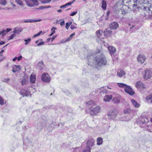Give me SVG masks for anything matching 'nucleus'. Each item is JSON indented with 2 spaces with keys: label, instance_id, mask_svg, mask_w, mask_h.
<instances>
[{
  "label": "nucleus",
  "instance_id": "obj_52",
  "mask_svg": "<svg viewBox=\"0 0 152 152\" xmlns=\"http://www.w3.org/2000/svg\"><path fill=\"white\" fill-rule=\"evenodd\" d=\"M77 11L73 12L71 13L70 14V16H73L74 15H76L77 14Z\"/></svg>",
  "mask_w": 152,
  "mask_h": 152
},
{
  "label": "nucleus",
  "instance_id": "obj_15",
  "mask_svg": "<svg viewBox=\"0 0 152 152\" xmlns=\"http://www.w3.org/2000/svg\"><path fill=\"white\" fill-rule=\"evenodd\" d=\"M117 74L118 76L119 77H122L125 74V72L122 70L119 69L118 71Z\"/></svg>",
  "mask_w": 152,
  "mask_h": 152
},
{
  "label": "nucleus",
  "instance_id": "obj_55",
  "mask_svg": "<svg viewBox=\"0 0 152 152\" xmlns=\"http://www.w3.org/2000/svg\"><path fill=\"white\" fill-rule=\"evenodd\" d=\"M70 28H71L72 29H73L74 28H77V27H76L74 25H72L71 26V27H70Z\"/></svg>",
  "mask_w": 152,
  "mask_h": 152
},
{
  "label": "nucleus",
  "instance_id": "obj_24",
  "mask_svg": "<svg viewBox=\"0 0 152 152\" xmlns=\"http://www.w3.org/2000/svg\"><path fill=\"white\" fill-rule=\"evenodd\" d=\"M146 100L148 103H152V93L146 97Z\"/></svg>",
  "mask_w": 152,
  "mask_h": 152
},
{
  "label": "nucleus",
  "instance_id": "obj_63",
  "mask_svg": "<svg viewBox=\"0 0 152 152\" xmlns=\"http://www.w3.org/2000/svg\"><path fill=\"white\" fill-rule=\"evenodd\" d=\"M5 42L4 41L1 42H0V45H4L5 44Z\"/></svg>",
  "mask_w": 152,
  "mask_h": 152
},
{
  "label": "nucleus",
  "instance_id": "obj_46",
  "mask_svg": "<svg viewBox=\"0 0 152 152\" xmlns=\"http://www.w3.org/2000/svg\"><path fill=\"white\" fill-rule=\"evenodd\" d=\"M51 0H42V3H49Z\"/></svg>",
  "mask_w": 152,
  "mask_h": 152
},
{
  "label": "nucleus",
  "instance_id": "obj_45",
  "mask_svg": "<svg viewBox=\"0 0 152 152\" xmlns=\"http://www.w3.org/2000/svg\"><path fill=\"white\" fill-rule=\"evenodd\" d=\"M2 81L3 82H4L6 83H8L9 81V78H4L2 80Z\"/></svg>",
  "mask_w": 152,
  "mask_h": 152
},
{
  "label": "nucleus",
  "instance_id": "obj_30",
  "mask_svg": "<svg viewBox=\"0 0 152 152\" xmlns=\"http://www.w3.org/2000/svg\"><path fill=\"white\" fill-rule=\"evenodd\" d=\"M112 31L110 30H106L104 31V35L107 36H109L111 34Z\"/></svg>",
  "mask_w": 152,
  "mask_h": 152
},
{
  "label": "nucleus",
  "instance_id": "obj_37",
  "mask_svg": "<svg viewBox=\"0 0 152 152\" xmlns=\"http://www.w3.org/2000/svg\"><path fill=\"white\" fill-rule=\"evenodd\" d=\"M83 152H91L90 148L88 146H86Z\"/></svg>",
  "mask_w": 152,
  "mask_h": 152
},
{
  "label": "nucleus",
  "instance_id": "obj_16",
  "mask_svg": "<svg viewBox=\"0 0 152 152\" xmlns=\"http://www.w3.org/2000/svg\"><path fill=\"white\" fill-rule=\"evenodd\" d=\"M28 83V79L27 77H23L22 80L21 81V83L22 85H26Z\"/></svg>",
  "mask_w": 152,
  "mask_h": 152
},
{
  "label": "nucleus",
  "instance_id": "obj_6",
  "mask_svg": "<svg viewBox=\"0 0 152 152\" xmlns=\"http://www.w3.org/2000/svg\"><path fill=\"white\" fill-rule=\"evenodd\" d=\"M124 90L125 92L130 95H132L134 94V92L133 91L131 87L128 85H126L124 88Z\"/></svg>",
  "mask_w": 152,
  "mask_h": 152
},
{
  "label": "nucleus",
  "instance_id": "obj_49",
  "mask_svg": "<svg viewBox=\"0 0 152 152\" xmlns=\"http://www.w3.org/2000/svg\"><path fill=\"white\" fill-rule=\"evenodd\" d=\"M75 1V0H74L73 1H72L71 2H69L66 4V6L69 5H71Z\"/></svg>",
  "mask_w": 152,
  "mask_h": 152
},
{
  "label": "nucleus",
  "instance_id": "obj_17",
  "mask_svg": "<svg viewBox=\"0 0 152 152\" xmlns=\"http://www.w3.org/2000/svg\"><path fill=\"white\" fill-rule=\"evenodd\" d=\"M20 67L19 65H14L13 66L12 71L15 73L16 72L20 70Z\"/></svg>",
  "mask_w": 152,
  "mask_h": 152
},
{
  "label": "nucleus",
  "instance_id": "obj_41",
  "mask_svg": "<svg viewBox=\"0 0 152 152\" xmlns=\"http://www.w3.org/2000/svg\"><path fill=\"white\" fill-rule=\"evenodd\" d=\"M16 2L20 5H23V2L20 0H16Z\"/></svg>",
  "mask_w": 152,
  "mask_h": 152
},
{
  "label": "nucleus",
  "instance_id": "obj_32",
  "mask_svg": "<svg viewBox=\"0 0 152 152\" xmlns=\"http://www.w3.org/2000/svg\"><path fill=\"white\" fill-rule=\"evenodd\" d=\"M36 80L35 76L31 75L30 78V82L32 83H34Z\"/></svg>",
  "mask_w": 152,
  "mask_h": 152
},
{
  "label": "nucleus",
  "instance_id": "obj_61",
  "mask_svg": "<svg viewBox=\"0 0 152 152\" xmlns=\"http://www.w3.org/2000/svg\"><path fill=\"white\" fill-rule=\"evenodd\" d=\"M8 67H9V64L8 63L7 64V65L5 66V68L6 69H8Z\"/></svg>",
  "mask_w": 152,
  "mask_h": 152
},
{
  "label": "nucleus",
  "instance_id": "obj_14",
  "mask_svg": "<svg viewBox=\"0 0 152 152\" xmlns=\"http://www.w3.org/2000/svg\"><path fill=\"white\" fill-rule=\"evenodd\" d=\"M94 144V140H89L87 142L86 146H88L90 148V147H93Z\"/></svg>",
  "mask_w": 152,
  "mask_h": 152
},
{
  "label": "nucleus",
  "instance_id": "obj_43",
  "mask_svg": "<svg viewBox=\"0 0 152 152\" xmlns=\"http://www.w3.org/2000/svg\"><path fill=\"white\" fill-rule=\"evenodd\" d=\"M42 32V31H39L38 33L37 34H35L33 36L34 37H35L37 36H38L40 35V34H41V33Z\"/></svg>",
  "mask_w": 152,
  "mask_h": 152
},
{
  "label": "nucleus",
  "instance_id": "obj_59",
  "mask_svg": "<svg viewBox=\"0 0 152 152\" xmlns=\"http://www.w3.org/2000/svg\"><path fill=\"white\" fill-rule=\"evenodd\" d=\"M66 4H65L64 5H62L60 7V8H65L66 7Z\"/></svg>",
  "mask_w": 152,
  "mask_h": 152
},
{
  "label": "nucleus",
  "instance_id": "obj_62",
  "mask_svg": "<svg viewBox=\"0 0 152 152\" xmlns=\"http://www.w3.org/2000/svg\"><path fill=\"white\" fill-rule=\"evenodd\" d=\"M4 52V50H1V52H0V56H1L2 55V53Z\"/></svg>",
  "mask_w": 152,
  "mask_h": 152
},
{
  "label": "nucleus",
  "instance_id": "obj_27",
  "mask_svg": "<svg viewBox=\"0 0 152 152\" xmlns=\"http://www.w3.org/2000/svg\"><path fill=\"white\" fill-rule=\"evenodd\" d=\"M10 31V28H8L6 30H4L0 31V35L2 34V36H3L4 35Z\"/></svg>",
  "mask_w": 152,
  "mask_h": 152
},
{
  "label": "nucleus",
  "instance_id": "obj_51",
  "mask_svg": "<svg viewBox=\"0 0 152 152\" xmlns=\"http://www.w3.org/2000/svg\"><path fill=\"white\" fill-rule=\"evenodd\" d=\"M16 36V35L14 34H12L11 36H10V39H13L14 37H15Z\"/></svg>",
  "mask_w": 152,
  "mask_h": 152
},
{
  "label": "nucleus",
  "instance_id": "obj_56",
  "mask_svg": "<svg viewBox=\"0 0 152 152\" xmlns=\"http://www.w3.org/2000/svg\"><path fill=\"white\" fill-rule=\"evenodd\" d=\"M56 36H53L52 37V38L51 39V42H52L53 41V40L55 39V38H56Z\"/></svg>",
  "mask_w": 152,
  "mask_h": 152
},
{
  "label": "nucleus",
  "instance_id": "obj_57",
  "mask_svg": "<svg viewBox=\"0 0 152 152\" xmlns=\"http://www.w3.org/2000/svg\"><path fill=\"white\" fill-rule=\"evenodd\" d=\"M11 6L12 7L16 9V6L14 4H13V3H11Z\"/></svg>",
  "mask_w": 152,
  "mask_h": 152
},
{
  "label": "nucleus",
  "instance_id": "obj_22",
  "mask_svg": "<svg viewBox=\"0 0 152 152\" xmlns=\"http://www.w3.org/2000/svg\"><path fill=\"white\" fill-rule=\"evenodd\" d=\"M23 30V29L21 28H15L14 29L13 31V33L15 34H18L20 32L22 31Z\"/></svg>",
  "mask_w": 152,
  "mask_h": 152
},
{
  "label": "nucleus",
  "instance_id": "obj_60",
  "mask_svg": "<svg viewBox=\"0 0 152 152\" xmlns=\"http://www.w3.org/2000/svg\"><path fill=\"white\" fill-rule=\"evenodd\" d=\"M60 24L61 26H62L64 25V20H63L60 23Z\"/></svg>",
  "mask_w": 152,
  "mask_h": 152
},
{
  "label": "nucleus",
  "instance_id": "obj_40",
  "mask_svg": "<svg viewBox=\"0 0 152 152\" xmlns=\"http://www.w3.org/2000/svg\"><path fill=\"white\" fill-rule=\"evenodd\" d=\"M4 104L3 99L0 96V104L3 105Z\"/></svg>",
  "mask_w": 152,
  "mask_h": 152
},
{
  "label": "nucleus",
  "instance_id": "obj_10",
  "mask_svg": "<svg viewBox=\"0 0 152 152\" xmlns=\"http://www.w3.org/2000/svg\"><path fill=\"white\" fill-rule=\"evenodd\" d=\"M118 27V24L116 22H113L109 24L110 28L112 30H115Z\"/></svg>",
  "mask_w": 152,
  "mask_h": 152
},
{
  "label": "nucleus",
  "instance_id": "obj_26",
  "mask_svg": "<svg viewBox=\"0 0 152 152\" xmlns=\"http://www.w3.org/2000/svg\"><path fill=\"white\" fill-rule=\"evenodd\" d=\"M102 7L104 10H106L107 7V2L104 0H103L102 1Z\"/></svg>",
  "mask_w": 152,
  "mask_h": 152
},
{
  "label": "nucleus",
  "instance_id": "obj_19",
  "mask_svg": "<svg viewBox=\"0 0 152 152\" xmlns=\"http://www.w3.org/2000/svg\"><path fill=\"white\" fill-rule=\"evenodd\" d=\"M131 102L133 105L136 108H138L140 106V104L138 103L135 100L132 99Z\"/></svg>",
  "mask_w": 152,
  "mask_h": 152
},
{
  "label": "nucleus",
  "instance_id": "obj_36",
  "mask_svg": "<svg viewBox=\"0 0 152 152\" xmlns=\"http://www.w3.org/2000/svg\"><path fill=\"white\" fill-rule=\"evenodd\" d=\"M132 111L130 109H126L124 111V113L125 114H129Z\"/></svg>",
  "mask_w": 152,
  "mask_h": 152
},
{
  "label": "nucleus",
  "instance_id": "obj_35",
  "mask_svg": "<svg viewBox=\"0 0 152 152\" xmlns=\"http://www.w3.org/2000/svg\"><path fill=\"white\" fill-rule=\"evenodd\" d=\"M117 84L118 86L120 87L121 88H124L126 87V85L125 84L122 83H118Z\"/></svg>",
  "mask_w": 152,
  "mask_h": 152
},
{
  "label": "nucleus",
  "instance_id": "obj_42",
  "mask_svg": "<svg viewBox=\"0 0 152 152\" xmlns=\"http://www.w3.org/2000/svg\"><path fill=\"white\" fill-rule=\"evenodd\" d=\"M32 2L34 3L35 5L37 6L39 5L37 0H31Z\"/></svg>",
  "mask_w": 152,
  "mask_h": 152
},
{
  "label": "nucleus",
  "instance_id": "obj_44",
  "mask_svg": "<svg viewBox=\"0 0 152 152\" xmlns=\"http://www.w3.org/2000/svg\"><path fill=\"white\" fill-rule=\"evenodd\" d=\"M7 3V1L6 0H0V4L5 5Z\"/></svg>",
  "mask_w": 152,
  "mask_h": 152
},
{
  "label": "nucleus",
  "instance_id": "obj_53",
  "mask_svg": "<svg viewBox=\"0 0 152 152\" xmlns=\"http://www.w3.org/2000/svg\"><path fill=\"white\" fill-rule=\"evenodd\" d=\"M44 42H41L39 43L37 45L38 46H40L41 45H44Z\"/></svg>",
  "mask_w": 152,
  "mask_h": 152
},
{
  "label": "nucleus",
  "instance_id": "obj_21",
  "mask_svg": "<svg viewBox=\"0 0 152 152\" xmlns=\"http://www.w3.org/2000/svg\"><path fill=\"white\" fill-rule=\"evenodd\" d=\"M112 97L113 96L111 95H107L104 96V100L106 102H109L112 99Z\"/></svg>",
  "mask_w": 152,
  "mask_h": 152
},
{
  "label": "nucleus",
  "instance_id": "obj_18",
  "mask_svg": "<svg viewBox=\"0 0 152 152\" xmlns=\"http://www.w3.org/2000/svg\"><path fill=\"white\" fill-rule=\"evenodd\" d=\"M41 21V19L35 20L34 19H27L24 20V23H35L37 22H39Z\"/></svg>",
  "mask_w": 152,
  "mask_h": 152
},
{
  "label": "nucleus",
  "instance_id": "obj_7",
  "mask_svg": "<svg viewBox=\"0 0 152 152\" xmlns=\"http://www.w3.org/2000/svg\"><path fill=\"white\" fill-rule=\"evenodd\" d=\"M135 86L137 88L141 90H143L145 88V85L140 81L136 82Z\"/></svg>",
  "mask_w": 152,
  "mask_h": 152
},
{
  "label": "nucleus",
  "instance_id": "obj_48",
  "mask_svg": "<svg viewBox=\"0 0 152 152\" xmlns=\"http://www.w3.org/2000/svg\"><path fill=\"white\" fill-rule=\"evenodd\" d=\"M133 7L134 9H136V8H138L139 7L138 6V5L137 4H134L133 5Z\"/></svg>",
  "mask_w": 152,
  "mask_h": 152
},
{
  "label": "nucleus",
  "instance_id": "obj_25",
  "mask_svg": "<svg viewBox=\"0 0 152 152\" xmlns=\"http://www.w3.org/2000/svg\"><path fill=\"white\" fill-rule=\"evenodd\" d=\"M26 4L29 7H34V5H35L34 3H33L31 1L28 0H26Z\"/></svg>",
  "mask_w": 152,
  "mask_h": 152
},
{
  "label": "nucleus",
  "instance_id": "obj_28",
  "mask_svg": "<svg viewBox=\"0 0 152 152\" xmlns=\"http://www.w3.org/2000/svg\"><path fill=\"white\" fill-rule=\"evenodd\" d=\"M10 31V28H8L6 30H4L0 31V35L2 34V36H3L4 35Z\"/></svg>",
  "mask_w": 152,
  "mask_h": 152
},
{
  "label": "nucleus",
  "instance_id": "obj_2",
  "mask_svg": "<svg viewBox=\"0 0 152 152\" xmlns=\"http://www.w3.org/2000/svg\"><path fill=\"white\" fill-rule=\"evenodd\" d=\"M118 113V110L113 109L109 110L107 113V115L109 118L114 119L116 118Z\"/></svg>",
  "mask_w": 152,
  "mask_h": 152
},
{
  "label": "nucleus",
  "instance_id": "obj_12",
  "mask_svg": "<svg viewBox=\"0 0 152 152\" xmlns=\"http://www.w3.org/2000/svg\"><path fill=\"white\" fill-rule=\"evenodd\" d=\"M97 91L99 92V94L102 96L104 95L107 92V91L104 88V87L99 88Z\"/></svg>",
  "mask_w": 152,
  "mask_h": 152
},
{
  "label": "nucleus",
  "instance_id": "obj_39",
  "mask_svg": "<svg viewBox=\"0 0 152 152\" xmlns=\"http://www.w3.org/2000/svg\"><path fill=\"white\" fill-rule=\"evenodd\" d=\"M94 104V102L93 100H91L86 102V104L88 105H92Z\"/></svg>",
  "mask_w": 152,
  "mask_h": 152
},
{
  "label": "nucleus",
  "instance_id": "obj_54",
  "mask_svg": "<svg viewBox=\"0 0 152 152\" xmlns=\"http://www.w3.org/2000/svg\"><path fill=\"white\" fill-rule=\"evenodd\" d=\"M56 28L55 27H53L51 29V31H52V32L54 33L55 32V30L56 29Z\"/></svg>",
  "mask_w": 152,
  "mask_h": 152
},
{
  "label": "nucleus",
  "instance_id": "obj_1",
  "mask_svg": "<svg viewBox=\"0 0 152 152\" xmlns=\"http://www.w3.org/2000/svg\"><path fill=\"white\" fill-rule=\"evenodd\" d=\"M95 56L94 60L95 61V64L98 66H101L106 65L107 63V61L104 55L100 51L94 55L88 54L87 56L88 64L89 65H92L93 64L94 57Z\"/></svg>",
  "mask_w": 152,
  "mask_h": 152
},
{
  "label": "nucleus",
  "instance_id": "obj_23",
  "mask_svg": "<svg viewBox=\"0 0 152 152\" xmlns=\"http://www.w3.org/2000/svg\"><path fill=\"white\" fill-rule=\"evenodd\" d=\"M75 34L74 33L72 34H71L70 35L69 37H68L65 40H64V41L63 40H62V42H68V41H69L73 37L74 35H75Z\"/></svg>",
  "mask_w": 152,
  "mask_h": 152
},
{
  "label": "nucleus",
  "instance_id": "obj_13",
  "mask_svg": "<svg viewBox=\"0 0 152 152\" xmlns=\"http://www.w3.org/2000/svg\"><path fill=\"white\" fill-rule=\"evenodd\" d=\"M108 51L111 56L113 55L116 51L115 48L112 46H110L108 48Z\"/></svg>",
  "mask_w": 152,
  "mask_h": 152
},
{
  "label": "nucleus",
  "instance_id": "obj_29",
  "mask_svg": "<svg viewBox=\"0 0 152 152\" xmlns=\"http://www.w3.org/2000/svg\"><path fill=\"white\" fill-rule=\"evenodd\" d=\"M113 103L118 104L120 102V99L118 97H114L112 100Z\"/></svg>",
  "mask_w": 152,
  "mask_h": 152
},
{
  "label": "nucleus",
  "instance_id": "obj_11",
  "mask_svg": "<svg viewBox=\"0 0 152 152\" xmlns=\"http://www.w3.org/2000/svg\"><path fill=\"white\" fill-rule=\"evenodd\" d=\"M148 122V120L146 118H140L138 121V123L139 124H146Z\"/></svg>",
  "mask_w": 152,
  "mask_h": 152
},
{
  "label": "nucleus",
  "instance_id": "obj_3",
  "mask_svg": "<svg viewBox=\"0 0 152 152\" xmlns=\"http://www.w3.org/2000/svg\"><path fill=\"white\" fill-rule=\"evenodd\" d=\"M143 77L145 80H147L152 77V69H145L142 72Z\"/></svg>",
  "mask_w": 152,
  "mask_h": 152
},
{
  "label": "nucleus",
  "instance_id": "obj_4",
  "mask_svg": "<svg viewBox=\"0 0 152 152\" xmlns=\"http://www.w3.org/2000/svg\"><path fill=\"white\" fill-rule=\"evenodd\" d=\"M89 109L90 110V114L92 116L96 115L100 113L101 107L99 106H96L91 107Z\"/></svg>",
  "mask_w": 152,
  "mask_h": 152
},
{
  "label": "nucleus",
  "instance_id": "obj_33",
  "mask_svg": "<svg viewBox=\"0 0 152 152\" xmlns=\"http://www.w3.org/2000/svg\"><path fill=\"white\" fill-rule=\"evenodd\" d=\"M24 40V41L25 42V45H27L29 44V43H30L31 41V38H29L27 39H25Z\"/></svg>",
  "mask_w": 152,
  "mask_h": 152
},
{
  "label": "nucleus",
  "instance_id": "obj_64",
  "mask_svg": "<svg viewBox=\"0 0 152 152\" xmlns=\"http://www.w3.org/2000/svg\"><path fill=\"white\" fill-rule=\"evenodd\" d=\"M17 57H15L13 59L12 61H15L17 59Z\"/></svg>",
  "mask_w": 152,
  "mask_h": 152
},
{
  "label": "nucleus",
  "instance_id": "obj_38",
  "mask_svg": "<svg viewBox=\"0 0 152 152\" xmlns=\"http://www.w3.org/2000/svg\"><path fill=\"white\" fill-rule=\"evenodd\" d=\"M72 24V22L70 21L68 23H66V24L65 27L67 29H68L69 26Z\"/></svg>",
  "mask_w": 152,
  "mask_h": 152
},
{
  "label": "nucleus",
  "instance_id": "obj_9",
  "mask_svg": "<svg viewBox=\"0 0 152 152\" xmlns=\"http://www.w3.org/2000/svg\"><path fill=\"white\" fill-rule=\"evenodd\" d=\"M138 61L140 63H143L146 59V57L143 55H139L137 57Z\"/></svg>",
  "mask_w": 152,
  "mask_h": 152
},
{
  "label": "nucleus",
  "instance_id": "obj_20",
  "mask_svg": "<svg viewBox=\"0 0 152 152\" xmlns=\"http://www.w3.org/2000/svg\"><path fill=\"white\" fill-rule=\"evenodd\" d=\"M38 68L40 70H42L44 67V65L42 61L39 62L37 64Z\"/></svg>",
  "mask_w": 152,
  "mask_h": 152
},
{
  "label": "nucleus",
  "instance_id": "obj_47",
  "mask_svg": "<svg viewBox=\"0 0 152 152\" xmlns=\"http://www.w3.org/2000/svg\"><path fill=\"white\" fill-rule=\"evenodd\" d=\"M136 29V28L135 27L134 25H132V26L130 27V29L131 30H132L133 29V31H134L135 29Z\"/></svg>",
  "mask_w": 152,
  "mask_h": 152
},
{
  "label": "nucleus",
  "instance_id": "obj_31",
  "mask_svg": "<svg viewBox=\"0 0 152 152\" xmlns=\"http://www.w3.org/2000/svg\"><path fill=\"white\" fill-rule=\"evenodd\" d=\"M97 144L98 145L102 144L103 142V139L101 137H98L97 139Z\"/></svg>",
  "mask_w": 152,
  "mask_h": 152
},
{
  "label": "nucleus",
  "instance_id": "obj_8",
  "mask_svg": "<svg viewBox=\"0 0 152 152\" xmlns=\"http://www.w3.org/2000/svg\"><path fill=\"white\" fill-rule=\"evenodd\" d=\"M30 91L28 88L23 89L20 90V94L23 96H27L30 94Z\"/></svg>",
  "mask_w": 152,
  "mask_h": 152
},
{
  "label": "nucleus",
  "instance_id": "obj_5",
  "mask_svg": "<svg viewBox=\"0 0 152 152\" xmlns=\"http://www.w3.org/2000/svg\"><path fill=\"white\" fill-rule=\"evenodd\" d=\"M42 80L45 83H49L50 82L51 78L50 77L47 73H43L41 77Z\"/></svg>",
  "mask_w": 152,
  "mask_h": 152
},
{
  "label": "nucleus",
  "instance_id": "obj_34",
  "mask_svg": "<svg viewBox=\"0 0 152 152\" xmlns=\"http://www.w3.org/2000/svg\"><path fill=\"white\" fill-rule=\"evenodd\" d=\"M103 31L102 30H98L96 31L97 36L98 38H100Z\"/></svg>",
  "mask_w": 152,
  "mask_h": 152
},
{
  "label": "nucleus",
  "instance_id": "obj_58",
  "mask_svg": "<svg viewBox=\"0 0 152 152\" xmlns=\"http://www.w3.org/2000/svg\"><path fill=\"white\" fill-rule=\"evenodd\" d=\"M22 58V56H19V57H17V59L18 61H20L21 59Z\"/></svg>",
  "mask_w": 152,
  "mask_h": 152
},
{
  "label": "nucleus",
  "instance_id": "obj_50",
  "mask_svg": "<svg viewBox=\"0 0 152 152\" xmlns=\"http://www.w3.org/2000/svg\"><path fill=\"white\" fill-rule=\"evenodd\" d=\"M143 10H145L146 11H150V9L148 7H143Z\"/></svg>",
  "mask_w": 152,
  "mask_h": 152
}]
</instances>
